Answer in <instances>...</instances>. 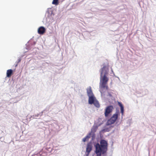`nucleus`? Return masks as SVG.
<instances>
[{"label": "nucleus", "mask_w": 156, "mask_h": 156, "mask_svg": "<svg viewBox=\"0 0 156 156\" xmlns=\"http://www.w3.org/2000/svg\"><path fill=\"white\" fill-rule=\"evenodd\" d=\"M100 87L102 88L108 90L107 83L109 80V69L108 67L104 66L100 70Z\"/></svg>", "instance_id": "obj_1"}, {"label": "nucleus", "mask_w": 156, "mask_h": 156, "mask_svg": "<svg viewBox=\"0 0 156 156\" xmlns=\"http://www.w3.org/2000/svg\"><path fill=\"white\" fill-rule=\"evenodd\" d=\"M113 109V107L112 105L108 106L106 108L105 112V117L108 116L109 114L111 113Z\"/></svg>", "instance_id": "obj_4"}, {"label": "nucleus", "mask_w": 156, "mask_h": 156, "mask_svg": "<svg viewBox=\"0 0 156 156\" xmlns=\"http://www.w3.org/2000/svg\"><path fill=\"white\" fill-rule=\"evenodd\" d=\"M100 144L97 143L94 145L97 156H101V154L106 153L108 149V144L106 141L102 140H101Z\"/></svg>", "instance_id": "obj_2"}, {"label": "nucleus", "mask_w": 156, "mask_h": 156, "mask_svg": "<svg viewBox=\"0 0 156 156\" xmlns=\"http://www.w3.org/2000/svg\"><path fill=\"white\" fill-rule=\"evenodd\" d=\"M13 71L11 69H8L7 71L6 76L8 77H10L12 74Z\"/></svg>", "instance_id": "obj_8"}, {"label": "nucleus", "mask_w": 156, "mask_h": 156, "mask_svg": "<svg viewBox=\"0 0 156 156\" xmlns=\"http://www.w3.org/2000/svg\"><path fill=\"white\" fill-rule=\"evenodd\" d=\"M52 4L57 5L59 4L58 0H53Z\"/></svg>", "instance_id": "obj_13"}, {"label": "nucleus", "mask_w": 156, "mask_h": 156, "mask_svg": "<svg viewBox=\"0 0 156 156\" xmlns=\"http://www.w3.org/2000/svg\"><path fill=\"white\" fill-rule=\"evenodd\" d=\"M92 150V146L90 144H88L87 145L86 150V154L87 156H88L90 152Z\"/></svg>", "instance_id": "obj_6"}, {"label": "nucleus", "mask_w": 156, "mask_h": 156, "mask_svg": "<svg viewBox=\"0 0 156 156\" xmlns=\"http://www.w3.org/2000/svg\"><path fill=\"white\" fill-rule=\"evenodd\" d=\"M98 129V127L97 126H93L92 128L91 131L93 132H95Z\"/></svg>", "instance_id": "obj_14"}, {"label": "nucleus", "mask_w": 156, "mask_h": 156, "mask_svg": "<svg viewBox=\"0 0 156 156\" xmlns=\"http://www.w3.org/2000/svg\"><path fill=\"white\" fill-rule=\"evenodd\" d=\"M118 118V114L115 113L112 116L108 119L107 122V124L108 125H110L114 123Z\"/></svg>", "instance_id": "obj_3"}, {"label": "nucleus", "mask_w": 156, "mask_h": 156, "mask_svg": "<svg viewBox=\"0 0 156 156\" xmlns=\"http://www.w3.org/2000/svg\"><path fill=\"white\" fill-rule=\"evenodd\" d=\"M46 29L43 27H39L38 29V33L40 34H43L45 32Z\"/></svg>", "instance_id": "obj_5"}, {"label": "nucleus", "mask_w": 156, "mask_h": 156, "mask_svg": "<svg viewBox=\"0 0 156 156\" xmlns=\"http://www.w3.org/2000/svg\"><path fill=\"white\" fill-rule=\"evenodd\" d=\"M96 107H97L99 108L100 107V105L99 103V102L97 100H96L93 104Z\"/></svg>", "instance_id": "obj_12"}, {"label": "nucleus", "mask_w": 156, "mask_h": 156, "mask_svg": "<svg viewBox=\"0 0 156 156\" xmlns=\"http://www.w3.org/2000/svg\"><path fill=\"white\" fill-rule=\"evenodd\" d=\"M87 93L88 96L89 97L91 96V95H93L92 90L90 87L87 90Z\"/></svg>", "instance_id": "obj_9"}, {"label": "nucleus", "mask_w": 156, "mask_h": 156, "mask_svg": "<svg viewBox=\"0 0 156 156\" xmlns=\"http://www.w3.org/2000/svg\"><path fill=\"white\" fill-rule=\"evenodd\" d=\"M91 135L90 133L88 135H87L83 139V140L84 142H85L89 138H90V135Z\"/></svg>", "instance_id": "obj_11"}, {"label": "nucleus", "mask_w": 156, "mask_h": 156, "mask_svg": "<svg viewBox=\"0 0 156 156\" xmlns=\"http://www.w3.org/2000/svg\"><path fill=\"white\" fill-rule=\"evenodd\" d=\"M89 103L90 104H93L94 102L96 100L95 98L94 95H91V96H89Z\"/></svg>", "instance_id": "obj_7"}, {"label": "nucleus", "mask_w": 156, "mask_h": 156, "mask_svg": "<svg viewBox=\"0 0 156 156\" xmlns=\"http://www.w3.org/2000/svg\"><path fill=\"white\" fill-rule=\"evenodd\" d=\"M118 104L119 106L120 107L121 112L122 114V115H123L124 112V107L121 103L119 102H118Z\"/></svg>", "instance_id": "obj_10"}]
</instances>
